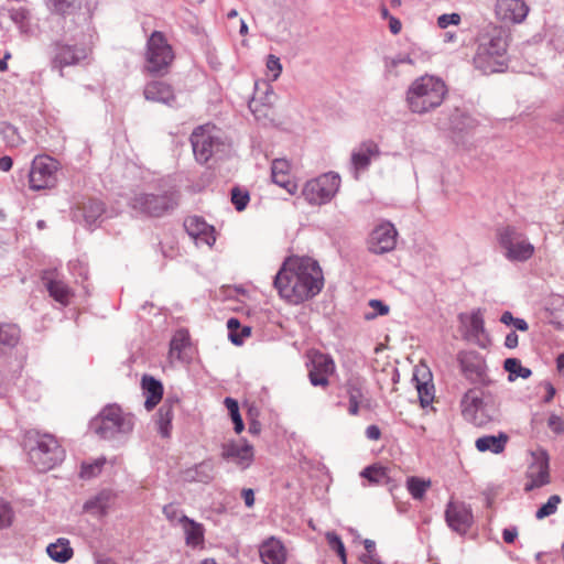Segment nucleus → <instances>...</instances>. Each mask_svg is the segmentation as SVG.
<instances>
[{"mask_svg":"<svg viewBox=\"0 0 564 564\" xmlns=\"http://www.w3.org/2000/svg\"><path fill=\"white\" fill-rule=\"evenodd\" d=\"M335 371V362L332 357L324 354H316L312 358L308 371L310 382L314 387H326L329 383L328 377Z\"/></svg>","mask_w":564,"mask_h":564,"instance_id":"nucleus-20","label":"nucleus"},{"mask_svg":"<svg viewBox=\"0 0 564 564\" xmlns=\"http://www.w3.org/2000/svg\"><path fill=\"white\" fill-rule=\"evenodd\" d=\"M184 476L186 480L207 484L214 478V465L210 460H204L188 468Z\"/></svg>","mask_w":564,"mask_h":564,"instance_id":"nucleus-31","label":"nucleus"},{"mask_svg":"<svg viewBox=\"0 0 564 564\" xmlns=\"http://www.w3.org/2000/svg\"><path fill=\"white\" fill-rule=\"evenodd\" d=\"M549 426L555 432L561 433L563 432V422L562 420L556 415H551L549 419Z\"/></svg>","mask_w":564,"mask_h":564,"instance_id":"nucleus-58","label":"nucleus"},{"mask_svg":"<svg viewBox=\"0 0 564 564\" xmlns=\"http://www.w3.org/2000/svg\"><path fill=\"white\" fill-rule=\"evenodd\" d=\"M46 553L50 558L56 563H67L74 556V550L66 538H58L55 542L46 546Z\"/></svg>","mask_w":564,"mask_h":564,"instance_id":"nucleus-28","label":"nucleus"},{"mask_svg":"<svg viewBox=\"0 0 564 564\" xmlns=\"http://www.w3.org/2000/svg\"><path fill=\"white\" fill-rule=\"evenodd\" d=\"M175 205L176 202L172 194L137 193L130 199L133 210L150 217H160L173 209Z\"/></svg>","mask_w":564,"mask_h":564,"instance_id":"nucleus-11","label":"nucleus"},{"mask_svg":"<svg viewBox=\"0 0 564 564\" xmlns=\"http://www.w3.org/2000/svg\"><path fill=\"white\" fill-rule=\"evenodd\" d=\"M111 497L112 495L110 491H101L94 498L87 500L84 505V509L94 514L102 516L109 508Z\"/></svg>","mask_w":564,"mask_h":564,"instance_id":"nucleus-33","label":"nucleus"},{"mask_svg":"<svg viewBox=\"0 0 564 564\" xmlns=\"http://www.w3.org/2000/svg\"><path fill=\"white\" fill-rule=\"evenodd\" d=\"M90 427L101 438L112 440L133 430V417L123 413L120 406L109 404L90 422Z\"/></svg>","mask_w":564,"mask_h":564,"instance_id":"nucleus-6","label":"nucleus"},{"mask_svg":"<svg viewBox=\"0 0 564 564\" xmlns=\"http://www.w3.org/2000/svg\"><path fill=\"white\" fill-rule=\"evenodd\" d=\"M241 497L247 508H252L254 505V491L251 488H245L241 491Z\"/></svg>","mask_w":564,"mask_h":564,"instance_id":"nucleus-57","label":"nucleus"},{"mask_svg":"<svg viewBox=\"0 0 564 564\" xmlns=\"http://www.w3.org/2000/svg\"><path fill=\"white\" fill-rule=\"evenodd\" d=\"M58 162L47 155L36 156L29 173L30 188L34 191L51 188L56 184Z\"/></svg>","mask_w":564,"mask_h":564,"instance_id":"nucleus-12","label":"nucleus"},{"mask_svg":"<svg viewBox=\"0 0 564 564\" xmlns=\"http://www.w3.org/2000/svg\"><path fill=\"white\" fill-rule=\"evenodd\" d=\"M221 457L245 470L253 462V446L246 441L225 443L221 446Z\"/></svg>","mask_w":564,"mask_h":564,"instance_id":"nucleus-17","label":"nucleus"},{"mask_svg":"<svg viewBox=\"0 0 564 564\" xmlns=\"http://www.w3.org/2000/svg\"><path fill=\"white\" fill-rule=\"evenodd\" d=\"M105 462H106L105 458H99V459L95 460V463H93V464H83L82 470H80V476L83 478L95 477L96 475H98L100 473Z\"/></svg>","mask_w":564,"mask_h":564,"instance_id":"nucleus-47","label":"nucleus"},{"mask_svg":"<svg viewBox=\"0 0 564 564\" xmlns=\"http://www.w3.org/2000/svg\"><path fill=\"white\" fill-rule=\"evenodd\" d=\"M12 520V512L10 507L4 503L0 502V529H3L8 525H10Z\"/></svg>","mask_w":564,"mask_h":564,"instance_id":"nucleus-52","label":"nucleus"},{"mask_svg":"<svg viewBox=\"0 0 564 564\" xmlns=\"http://www.w3.org/2000/svg\"><path fill=\"white\" fill-rule=\"evenodd\" d=\"M84 217L88 225H94L104 214V204L99 200L91 199L83 207Z\"/></svg>","mask_w":564,"mask_h":564,"instance_id":"nucleus-42","label":"nucleus"},{"mask_svg":"<svg viewBox=\"0 0 564 564\" xmlns=\"http://www.w3.org/2000/svg\"><path fill=\"white\" fill-rule=\"evenodd\" d=\"M180 524L183 528L187 545L197 546L203 543V541H204L203 524L189 519L186 516L180 517Z\"/></svg>","mask_w":564,"mask_h":564,"instance_id":"nucleus-30","label":"nucleus"},{"mask_svg":"<svg viewBox=\"0 0 564 564\" xmlns=\"http://www.w3.org/2000/svg\"><path fill=\"white\" fill-rule=\"evenodd\" d=\"M259 553L264 564H284L286 562V549L275 536L264 540L259 547Z\"/></svg>","mask_w":564,"mask_h":564,"instance_id":"nucleus-23","label":"nucleus"},{"mask_svg":"<svg viewBox=\"0 0 564 564\" xmlns=\"http://www.w3.org/2000/svg\"><path fill=\"white\" fill-rule=\"evenodd\" d=\"M402 24L399 19L389 17V29L392 34H398L401 31Z\"/></svg>","mask_w":564,"mask_h":564,"instance_id":"nucleus-64","label":"nucleus"},{"mask_svg":"<svg viewBox=\"0 0 564 564\" xmlns=\"http://www.w3.org/2000/svg\"><path fill=\"white\" fill-rule=\"evenodd\" d=\"M447 95L445 82L425 74L414 79L405 91V105L415 115H425L438 108Z\"/></svg>","mask_w":564,"mask_h":564,"instance_id":"nucleus-3","label":"nucleus"},{"mask_svg":"<svg viewBox=\"0 0 564 564\" xmlns=\"http://www.w3.org/2000/svg\"><path fill=\"white\" fill-rule=\"evenodd\" d=\"M163 513L164 516L171 521V522H175L177 521L180 523V517H182L183 514H181L178 508L173 505V503H170V505H166L164 506L163 508Z\"/></svg>","mask_w":564,"mask_h":564,"instance_id":"nucleus-54","label":"nucleus"},{"mask_svg":"<svg viewBox=\"0 0 564 564\" xmlns=\"http://www.w3.org/2000/svg\"><path fill=\"white\" fill-rule=\"evenodd\" d=\"M273 285L286 302L300 304L321 292L323 272L317 261L311 258H291L275 274Z\"/></svg>","mask_w":564,"mask_h":564,"instance_id":"nucleus-1","label":"nucleus"},{"mask_svg":"<svg viewBox=\"0 0 564 564\" xmlns=\"http://www.w3.org/2000/svg\"><path fill=\"white\" fill-rule=\"evenodd\" d=\"M518 343H519V337L516 332H510L506 336L505 346L507 348H510V349L516 348L518 346Z\"/></svg>","mask_w":564,"mask_h":564,"instance_id":"nucleus-60","label":"nucleus"},{"mask_svg":"<svg viewBox=\"0 0 564 564\" xmlns=\"http://www.w3.org/2000/svg\"><path fill=\"white\" fill-rule=\"evenodd\" d=\"M498 240L503 256L511 262H525L534 254V246L525 234L516 227L507 226L499 229Z\"/></svg>","mask_w":564,"mask_h":564,"instance_id":"nucleus-8","label":"nucleus"},{"mask_svg":"<svg viewBox=\"0 0 564 564\" xmlns=\"http://www.w3.org/2000/svg\"><path fill=\"white\" fill-rule=\"evenodd\" d=\"M23 448L29 462L39 470L47 471L61 464L65 457V451L48 433L36 430L28 431L23 437Z\"/></svg>","mask_w":564,"mask_h":564,"instance_id":"nucleus-4","label":"nucleus"},{"mask_svg":"<svg viewBox=\"0 0 564 564\" xmlns=\"http://www.w3.org/2000/svg\"><path fill=\"white\" fill-rule=\"evenodd\" d=\"M562 499L558 495H552L546 503L542 505L535 512V518L542 520L546 517L554 514L557 510Z\"/></svg>","mask_w":564,"mask_h":564,"instance_id":"nucleus-44","label":"nucleus"},{"mask_svg":"<svg viewBox=\"0 0 564 564\" xmlns=\"http://www.w3.org/2000/svg\"><path fill=\"white\" fill-rule=\"evenodd\" d=\"M225 405H226L227 410L229 411L232 421L241 417V415L239 413L238 402L236 400H234L231 398H226Z\"/></svg>","mask_w":564,"mask_h":564,"instance_id":"nucleus-55","label":"nucleus"},{"mask_svg":"<svg viewBox=\"0 0 564 564\" xmlns=\"http://www.w3.org/2000/svg\"><path fill=\"white\" fill-rule=\"evenodd\" d=\"M529 13V7L523 0H496V18L510 24L523 22Z\"/></svg>","mask_w":564,"mask_h":564,"instance_id":"nucleus-18","label":"nucleus"},{"mask_svg":"<svg viewBox=\"0 0 564 564\" xmlns=\"http://www.w3.org/2000/svg\"><path fill=\"white\" fill-rule=\"evenodd\" d=\"M272 181L286 189L288 193L296 192V184L290 180V163L284 159H275L271 165Z\"/></svg>","mask_w":564,"mask_h":564,"instance_id":"nucleus-26","label":"nucleus"},{"mask_svg":"<svg viewBox=\"0 0 564 564\" xmlns=\"http://www.w3.org/2000/svg\"><path fill=\"white\" fill-rule=\"evenodd\" d=\"M503 367L509 372V380L514 381L517 378L527 379L531 376L529 368L522 367L517 358H508L505 360Z\"/></svg>","mask_w":564,"mask_h":564,"instance_id":"nucleus-40","label":"nucleus"},{"mask_svg":"<svg viewBox=\"0 0 564 564\" xmlns=\"http://www.w3.org/2000/svg\"><path fill=\"white\" fill-rule=\"evenodd\" d=\"M174 59V52L165 35L154 31L148 39L145 50V68L151 74H162Z\"/></svg>","mask_w":564,"mask_h":564,"instance_id":"nucleus-9","label":"nucleus"},{"mask_svg":"<svg viewBox=\"0 0 564 564\" xmlns=\"http://www.w3.org/2000/svg\"><path fill=\"white\" fill-rule=\"evenodd\" d=\"M417 394L420 398L421 405L423 408L430 405L433 401L434 393L433 387H429L426 383L417 384Z\"/></svg>","mask_w":564,"mask_h":564,"instance_id":"nucleus-49","label":"nucleus"},{"mask_svg":"<svg viewBox=\"0 0 564 564\" xmlns=\"http://www.w3.org/2000/svg\"><path fill=\"white\" fill-rule=\"evenodd\" d=\"M460 412L464 419L476 426H484L498 416V404L494 395L481 388H469L460 399Z\"/></svg>","mask_w":564,"mask_h":564,"instance_id":"nucleus-5","label":"nucleus"},{"mask_svg":"<svg viewBox=\"0 0 564 564\" xmlns=\"http://www.w3.org/2000/svg\"><path fill=\"white\" fill-rule=\"evenodd\" d=\"M508 441L509 436L500 432L498 435H484L478 437L475 442V446L479 452L500 454L505 451Z\"/></svg>","mask_w":564,"mask_h":564,"instance_id":"nucleus-27","label":"nucleus"},{"mask_svg":"<svg viewBox=\"0 0 564 564\" xmlns=\"http://www.w3.org/2000/svg\"><path fill=\"white\" fill-rule=\"evenodd\" d=\"M369 306L371 308L375 310V312H369V313H366L365 314V318L366 319H373L376 318L377 316H383V315H387L389 313V306L386 305L382 301L380 300H370L369 301Z\"/></svg>","mask_w":564,"mask_h":564,"instance_id":"nucleus-48","label":"nucleus"},{"mask_svg":"<svg viewBox=\"0 0 564 564\" xmlns=\"http://www.w3.org/2000/svg\"><path fill=\"white\" fill-rule=\"evenodd\" d=\"M458 364L462 373L470 383L481 387H489L492 383L487 372L486 361L477 352H460Z\"/></svg>","mask_w":564,"mask_h":564,"instance_id":"nucleus-13","label":"nucleus"},{"mask_svg":"<svg viewBox=\"0 0 564 564\" xmlns=\"http://www.w3.org/2000/svg\"><path fill=\"white\" fill-rule=\"evenodd\" d=\"M430 487L431 480H423L414 476L406 479V488L411 496L416 500H421Z\"/></svg>","mask_w":564,"mask_h":564,"instance_id":"nucleus-41","label":"nucleus"},{"mask_svg":"<svg viewBox=\"0 0 564 564\" xmlns=\"http://www.w3.org/2000/svg\"><path fill=\"white\" fill-rule=\"evenodd\" d=\"M0 134L4 142L11 148H17L22 143V138L18 129L8 122H0Z\"/></svg>","mask_w":564,"mask_h":564,"instance_id":"nucleus-43","label":"nucleus"},{"mask_svg":"<svg viewBox=\"0 0 564 564\" xmlns=\"http://www.w3.org/2000/svg\"><path fill=\"white\" fill-rule=\"evenodd\" d=\"M267 68L272 73V80H276L282 73L280 58L275 55H269L267 59Z\"/></svg>","mask_w":564,"mask_h":564,"instance_id":"nucleus-50","label":"nucleus"},{"mask_svg":"<svg viewBox=\"0 0 564 564\" xmlns=\"http://www.w3.org/2000/svg\"><path fill=\"white\" fill-rule=\"evenodd\" d=\"M184 227L191 237L198 239L208 246L214 245L216 241L214 236V228L200 217L192 216L186 218L184 221Z\"/></svg>","mask_w":564,"mask_h":564,"instance_id":"nucleus-24","label":"nucleus"},{"mask_svg":"<svg viewBox=\"0 0 564 564\" xmlns=\"http://www.w3.org/2000/svg\"><path fill=\"white\" fill-rule=\"evenodd\" d=\"M366 436L371 441H377L381 436L380 429L377 425H369L366 429Z\"/></svg>","mask_w":564,"mask_h":564,"instance_id":"nucleus-61","label":"nucleus"},{"mask_svg":"<svg viewBox=\"0 0 564 564\" xmlns=\"http://www.w3.org/2000/svg\"><path fill=\"white\" fill-rule=\"evenodd\" d=\"M142 389L145 395L144 406L147 410H152L162 399L163 387L162 383L151 376H143Z\"/></svg>","mask_w":564,"mask_h":564,"instance_id":"nucleus-29","label":"nucleus"},{"mask_svg":"<svg viewBox=\"0 0 564 564\" xmlns=\"http://www.w3.org/2000/svg\"><path fill=\"white\" fill-rule=\"evenodd\" d=\"M189 345V335L185 329L177 330L170 343V357L182 359L183 350Z\"/></svg>","mask_w":564,"mask_h":564,"instance_id":"nucleus-35","label":"nucleus"},{"mask_svg":"<svg viewBox=\"0 0 564 564\" xmlns=\"http://www.w3.org/2000/svg\"><path fill=\"white\" fill-rule=\"evenodd\" d=\"M158 426L159 432L163 437L170 436L171 422L173 419V402L165 400L158 412Z\"/></svg>","mask_w":564,"mask_h":564,"instance_id":"nucleus-34","label":"nucleus"},{"mask_svg":"<svg viewBox=\"0 0 564 564\" xmlns=\"http://www.w3.org/2000/svg\"><path fill=\"white\" fill-rule=\"evenodd\" d=\"M339 186V175L328 172L306 182L302 189V195L312 205H323L336 195Z\"/></svg>","mask_w":564,"mask_h":564,"instance_id":"nucleus-10","label":"nucleus"},{"mask_svg":"<svg viewBox=\"0 0 564 564\" xmlns=\"http://www.w3.org/2000/svg\"><path fill=\"white\" fill-rule=\"evenodd\" d=\"M161 251L165 258H173L176 253L174 239H171L169 242H161Z\"/></svg>","mask_w":564,"mask_h":564,"instance_id":"nucleus-56","label":"nucleus"},{"mask_svg":"<svg viewBox=\"0 0 564 564\" xmlns=\"http://www.w3.org/2000/svg\"><path fill=\"white\" fill-rule=\"evenodd\" d=\"M401 64L413 65L414 62L408 54H400L397 57L386 58L384 65H386L387 73L390 75L397 76L398 75L397 68Z\"/></svg>","mask_w":564,"mask_h":564,"instance_id":"nucleus-45","label":"nucleus"},{"mask_svg":"<svg viewBox=\"0 0 564 564\" xmlns=\"http://www.w3.org/2000/svg\"><path fill=\"white\" fill-rule=\"evenodd\" d=\"M88 52L83 46H73L67 44H56V52L53 58V68L59 70L63 76V68L78 64L85 59Z\"/></svg>","mask_w":564,"mask_h":564,"instance_id":"nucleus-22","label":"nucleus"},{"mask_svg":"<svg viewBox=\"0 0 564 564\" xmlns=\"http://www.w3.org/2000/svg\"><path fill=\"white\" fill-rule=\"evenodd\" d=\"M460 22V15L458 13H445L437 18V25L441 29H446L449 25H457Z\"/></svg>","mask_w":564,"mask_h":564,"instance_id":"nucleus-51","label":"nucleus"},{"mask_svg":"<svg viewBox=\"0 0 564 564\" xmlns=\"http://www.w3.org/2000/svg\"><path fill=\"white\" fill-rule=\"evenodd\" d=\"M20 339V329L14 324L0 325V346L14 347Z\"/></svg>","mask_w":564,"mask_h":564,"instance_id":"nucleus-39","label":"nucleus"},{"mask_svg":"<svg viewBox=\"0 0 564 564\" xmlns=\"http://www.w3.org/2000/svg\"><path fill=\"white\" fill-rule=\"evenodd\" d=\"M326 539H327V542H328L330 549L336 551V553H343L345 546H344L341 539L336 533L328 532L326 534Z\"/></svg>","mask_w":564,"mask_h":564,"instance_id":"nucleus-53","label":"nucleus"},{"mask_svg":"<svg viewBox=\"0 0 564 564\" xmlns=\"http://www.w3.org/2000/svg\"><path fill=\"white\" fill-rule=\"evenodd\" d=\"M191 144L197 162L204 164L214 155L225 151L223 132L212 124L199 126L191 134Z\"/></svg>","mask_w":564,"mask_h":564,"instance_id":"nucleus-7","label":"nucleus"},{"mask_svg":"<svg viewBox=\"0 0 564 564\" xmlns=\"http://www.w3.org/2000/svg\"><path fill=\"white\" fill-rule=\"evenodd\" d=\"M508 42L505 31L496 25L485 28L477 36L474 66L482 74L501 72L506 65Z\"/></svg>","mask_w":564,"mask_h":564,"instance_id":"nucleus-2","label":"nucleus"},{"mask_svg":"<svg viewBox=\"0 0 564 564\" xmlns=\"http://www.w3.org/2000/svg\"><path fill=\"white\" fill-rule=\"evenodd\" d=\"M275 95L273 93V89L270 85H265V96H264V102L263 106L271 107L274 104Z\"/></svg>","mask_w":564,"mask_h":564,"instance_id":"nucleus-62","label":"nucleus"},{"mask_svg":"<svg viewBox=\"0 0 564 564\" xmlns=\"http://www.w3.org/2000/svg\"><path fill=\"white\" fill-rule=\"evenodd\" d=\"M445 518L448 527L459 534H465L473 524L471 509L464 502L449 501Z\"/></svg>","mask_w":564,"mask_h":564,"instance_id":"nucleus-19","label":"nucleus"},{"mask_svg":"<svg viewBox=\"0 0 564 564\" xmlns=\"http://www.w3.org/2000/svg\"><path fill=\"white\" fill-rule=\"evenodd\" d=\"M380 156L379 145L371 140L364 141L355 147L350 154L349 169L355 180L366 172L372 161Z\"/></svg>","mask_w":564,"mask_h":564,"instance_id":"nucleus-16","label":"nucleus"},{"mask_svg":"<svg viewBox=\"0 0 564 564\" xmlns=\"http://www.w3.org/2000/svg\"><path fill=\"white\" fill-rule=\"evenodd\" d=\"M398 231L393 224L382 221L370 232L367 248L371 253L383 254L392 251L397 245Z\"/></svg>","mask_w":564,"mask_h":564,"instance_id":"nucleus-15","label":"nucleus"},{"mask_svg":"<svg viewBox=\"0 0 564 564\" xmlns=\"http://www.w3.org/2000/svg\"><path fill=\"white\" fill-rule=\"evenodd\" d=\"M45 4L57 14H69L80 8L79 0H45Z\"/></svg>","mask_w":564,"mask_h":564,"instance_id":"nucleus-38","label":"nucleus"},{"mask_svg":"<svg viewBox=\"0 0 564 564\" xmlns=\"http://www.w3.org/2000/svg\"><path fill=\"white\" fill-rule=\"evenodd\" d=\"M360 560L364 564H382L377 553L362 554Z\"/></svg>","mask_w":564,"mask_h":564,"instance_id":"nucleus-63","label":"nucleus"},{"mask_svg":"<svg viewBox=\"0 0 564 564\" xmlns=\"http://www.w3.org/2000/svg\"><path fill=\"white\" fill-rule=\"evenodd\" d=\"M43 280L50 295L62 305H67L72 294L69 288L63 281L46 275Z\"/></svg>","mask_w":564,"mask_h":564,"instance_id":"nucleus-32","label":"nucleus"},{"mask_svg":"<svg viewBox=\"0 0 564 564\" xmlns=\"http://www.w3.org/2000/svg\"><path fill=\"white\" fill-rule=\"evenodd\" d=\"M518 536L517 528H507L502 531V538L506 543H513Z\"/></svg>","mask_w":564,"mask_h":564,"instance_id":"nucleus-59","label":"nucleus"},{"mask_svg":"<svg viewBox=\"0 0 564 564\" xmlns=\"http://www.w3.org/2000/svg\"><path fill=\"white\" fill-rule=\"evenodd\" d=\"M463 336L465 339L481 345L482 338L486 336L484 316L480 310L470 314L462 313L458 316Z\"/></svg>","mask_w":564,"mask_h":564,"instance_id":"nucleus-21","label":"nucleus"},{"mask_svg":"<svg viewBox=\"0 0 564 564\" xmlns=\"http://www.w3.org/2000/svg\"><path fill=\"white\" fill-rule=\"evenodd\" d=\"M360 476L368 479L371 484H383L389 480L388 468L381 465H371L364 468Z\"/></svg>","mask_w":564,"mask_h":564,"instance_id":"nucleus-37","label":"nucleus"},{"mask_svg":"<svg viewBox=\"0 0 564 564\" xmlns=\"http://www.w3.org/2000/svg\"><path fill=\"white\" fill-rule=\"evenodd\" d=\"M144 98L149 101L162 102L172 106L175 99L173 88L164 82H150L143 90Z\"/></svg>","mask_w":564,"mask_h":564,"instance_id":"nucleus-25","label":"nucleus"},{"mask_svg":"<svg viewBox=\"0 0 564 564\" xmlns=\"http://www.w3.org/2000/svg\"><path fill=\"white\" fill-rule=\"evenodd\" d=\"M227 328L229 330V339L235 345H241L243 343V338L250 336L251 333L250 327H241L240 322L235 317L228 319Z\"/></svg>","mask_w":564,"mask_h":564,"instance_id":"nucleus-36","label":"nucleus"},{"mask_svg":"<svg viewBox=\"0 0 564 564\" xmlns=\"http://www.w3.org/2000/svg\"><path fill=\"white\" fill-rule=\"evenodd\" d=\"M249 193L241 191L238 187H234L231 191V202L238 212L243 210L249 203Z\"/></svg>","mask_w":564,"mask_h":564,"instance_id":"nucleus-46","label":"nucleus"},{"mask_svg":"<svg viewBox=\"0 0 564 564\" xmlns=\"http://www.w3.org/2000/svg\"><path fill=\"white\" fill-rule=\"evenodd\" d=\"M525 491H531L550 484L549 455L543 449L532 452V462L528 466Z\"/></svg>","mask_w":564,"mask_h":564,"instance_id":"nucleus-14","label":"nucleus"}]
</instances>
